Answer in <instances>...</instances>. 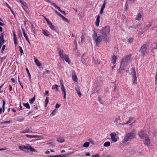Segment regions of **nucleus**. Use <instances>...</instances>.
<instances>
[{"label":"nucleus","mask_w":157,"mask_h":157,"mask_svg":"<svg viewBox=\"0 0 157 157\" xmlns=\"http://www.w3.org/2000/svg\"><path fill=\"white\" fill-rule=\"evenodd\" d=\"M110 28L108 26L102 28L101 30H98L94 31L93 37L96 44H98L102 41L106 43L108 42L110 39Z\"/></svg>","instance_id":"nucleus-1"},{"label":"nucleus","mask_w":157,"mask_h":157,"mask_svg":"<svg viewBox=\"0 0 157 157\" xmlns=\"http://www.w3.org/2000/svg\"><path fill=\"white\" fill-rule=\"evenodd\" d=\"M130 58L131 56L130 55H127L122 58L118 73H121L122 70L128 68V65L130 61Z\"/></svg>","instance_id":"nucleus-2"},{"label":"nucleus","mask_w":157,"mask_h":157,"mask_svg":"<svg viewBox=\"0 0 157 157\" xmlns=\"http://www.w3.org/2000/svg\"><path fill=\"white\" fill-rule=\"evenodd\" d=\"M136 135L133 132H130L126 134V135L123 140L122 142L124 144H125L127 141L134 139Z\"/></svg>","instance_id":"nucleus-3"},{"label":"nucleus","mask_w":157,"mask_h":157,"mask_svg":"<svg viewBox=\"0 0 157 157\" xmlns=\"http://www.w3.org/2000/svg\"><path fill=\"white\" fill-rule=\"evenodd\" d=\"M59 54L61 58L63 59H64L69 64L70 63L71 61L69 58L68 56L65 53L63 50L59 49Z\"/></svg>","instance_id":"nucleus-4"},{"label":"nucleus","mask_w":157,"mask_h":157,"mask_svg":"<svg viewBox=\"0 0 157 157\" xmlns=\"http://www.w3.org/2000/svg\"><path fill=\"white\" fill-rule=\"evenodd\" d=\"M59 54L61 58L63 59H64L69 64L70 63L71 61L69 58L68 56L65 53L63 50L59 49Z\"/></svg>","instance_id":"nucleus-5"},{"label":"nucleus","mask_w":157,"mask_h":157,"mask_svg":"<svg viewBox=\"0 0 157 157\" xmlns=\"http://www.w3.org/2000/svg\"><path fill=\"white\" fill-rule=\"evenodd\" d=\"M148 50L147 48L145 45H143L140 48L139 52L142 55L144 56L147 53Z\"/></svg>","instance_id":"nucleus-6"},{"label":"nucleus","mask_w":157,"mask_h":157,"mask_svg":"<svg viewBox=\"0 0 157 157\" xmlns=\"http://www.w3.org/2000/svg\"><path fill=\"white\" fill-rule=\"evenodd\" d=\"M144 144L147 147L152 146L153 145L151 143V141L148 137V136L145 137L144 139Z\"/></svg>","instance_id":"nucleus-7"},{"label":"nucleus","mask_w":157,"mask_h":157,"mask_svg":"<svg viewBox=\"0 0 157 157\" xmlns=\"http://www.w3.org/2000/svg\"><path fill=\"white\" fill-rule=\"evenodd\" d=\"M138 135L141 139H144L145 137L147 136H148L144 132V131L140 130L138 132Z\"/></svg>","instance_id":"nucleus-8"},{"label":"nucleus","mask_w":157,"mask_h":157,"mask_svg":"<svg viewBox=\"0 0 157 157\" xmlns=\"http://www.w3.org/2000/svg\"><path fill=\"white\" fill-rule=\"evenodd\" d=\"M111 141L113 142H116L117 141V139L116 138L117 134L114 132H112L110 134V135Z\"/></svg>","instance_id":"nucleus-9"},{"label":"nucleus","mask_w":157,"mask_h":157,"mask_svg":"<svg viewBox=\"0 0 157 157\" xmlns=\"http://www.w3.org/2000/svg\"><path fill=\"white\" fill-rule=\"evenodd\" d=\"M132 73L133 74V84L135 85L137 84V77L136 74V72L135 71V69H134V71L132 72Z\"/></svg>","instance_id":"nucleus-10"},{"label":"nucleus","mask_w":157,"mask_h":157,"mask_svg":"<svg viewBox=\"0 0 157 157\" xmlns=\"http://www.w3.org/2000/svg\"><path fill=\"white\" fill-rule=\"evenodd\" d=\"M136 122V120L135 119H134L132 118H130L129 119V120L127 121L125 123H124L123 125H124L126 124H128L129 123H131V124H130L131 125H133V124Z\"/></svg>","instance_id":"nucleus-11"},{"label":"nucleus","mask_w":157,"mask_h":157,"mask_svg":"<svg viewBox=\"0 0 157 157\" xmlns=\"http://www.w3.org/2000/svg\"><path fill=\"white\" fill-rule=\"evenodd\" d=\"M117 59V57L114 55L112 56L110 59L111 63L113 64H115Z\"/></svg>","instance_id":"nucleus-12"},{"label":"nucleus","mask_w":157,"mask_h":157,"mask_svg":"<svg viewBox=\"0 0 157 157\" xmlns=\"http://www.w3.org/2000/svg\"><path fill=\"white\" fill-rule=\"evenodd\" d=\"M4 33H2L0 34V45H2L4 44Z\"/></svg>","instance_id":"nucleus-13"},{"label":"nucleus","mask_w":157,"mask_h":157,"mask_svg":"<svg viewBox=\"0 0 157 157\" xmlns=\"http://www.w3.org/2000/svg\"><path fill=\"white\" fill-rule=\"evenodd\" d=\"M61 90L62 92V94L63 95V97L64 99H66V90L64 86L61 87Z\"/></svg>","instance_id":"nucleus-14"},{"label":"nucleus","mask_w":157,"mask_h":157,"mask_svg":"<svg viewBox=\"0 0 157 157\" xmlns=\"http://www.w3.org/2000/svg\"><path fill=\"white\" fill-rule=\"evenodd\" d=\"M13 36L14 44L15 45H17L18 44V40L17 37L16 35L14 32H13Z\"/></svg>","instance_id":"nucleus-15"},{"label":"nucleus","mask_w":157,"mask_h":157,"mask_svg":"<svg viewBox=\"0 0 157 157\" xmlns=\"http://www.w3.org/2000/svg\"><path fill=\"white\" fill-rule=\"evenodd\" d=\"M72 79L74 81L77 82L78 80L77 76L75 73V72H73L72 75Z\"/></svg>","instance_id":"nucleus-16"},{"label":"nucleus","mask_w":157,"mask_h":157,"mask_svg":"<svg viewBox=\"0 0 157 157\" xmlns=\"http://www.w3.org/2000/svg\"><path fill=\"white\" fill-rule=\"evenodd\" d=\"M57 140L59 143H64L65 141L64 138L61 136L58 137L57 138Z\"/></svg>","instance_id":"nucleus-17"},{"label":"nucleus","mask_w":157,"mask_h":157,"mask_svg":"<svg viewBox=\"0 0 157 157\" xmlns=\"http://www.w3.org/2000/svg\"><path fill=\"white\" fill-rule=\"evenodd\" d=\"M87 59V57L85 56V54L83 55L81 57V61L82 63L85 64L86 63V61Z\"/></svg>","instance_id":"nucleus-18"},{"label":"nucleus","mask_w":157,"mask_h":157,"mask_svg":"<svg viewBox=\"0 0 157 157\" xmlns=\"http://www.w3.org/2000/svg\"><path fill=\"white\" fill-rule=\"evenodd\" d=\"M142 17V13H138L137 15L136 18H135L136 20L137 21H139L140 20L141 18Z\"/></svg>","instance_id":"nucleus-19"},{"label":"nucleus","mask_w":157,"mask_h":157,"mask_svg":"<svg viewBox=\"0 0 157 157\" xmlns=\"http://www.w3.org/2000/svg\"><path fill=\"white\" fill-rule=\"evenodd\" d=\"M52 6H53L55 8H57L58 10H59L63 14H65V12L64 11H63L61 10L60 8L57 6L55 4H52Z\"/></svg>","instance_id":"nucleus-20"},{"label":"nucleus","mask_w":157,"mask_h":157,"mask_svg":"<svg viewBox=\"0 0 157 157\" xmlns=\"http://www.w3.org/2000/svg\"><path fill=\"white\" fill-rule=\"evenodd\" d=\"M21 29H22V31L23 32V35L24 36V37H25V38L26 39V40H28V38L27 36V34L26 33L25 29H24V28H21Z\"/></svg>","instance_id":"nucleus-21"},{"label":"nucleus","mask_w":157,"mask_h":157,"mask_svg":"<svg viewBox=\"0 0 157 157\" xmlns=\"http://www.w3.org/2000/svg\"><path fill=\"white\" fill-rule=\"evenodd\" d=\"M100 22V16L98 15L97 16L96 20L95 22V24L97 26H98Z\"/></svg>","instance_id":"nucleus-22"},{"label":"nucleus","mask_w":157,"mask_h":157,"mask_svg":"<svg viewBox=\"0 0 157 157\" xmlns=\"http://www.w3.org/2000/svg\"><path fill=\"white\" fill-rule=\"evenodd\" d=\"M35 62L36 65L38 67H40L41 65V64L39 61L36 58H35Z\"/></svg>","instance_id":"nucleus-23"},{"label":"nucleus","mask_w":157,"mask_h":157,"mask_svg":"<svg viewBox=\"0 0 157 157\" xmlns=\"http://www.w3.org/2000/svg\"><path fill=\"white\" fill-rule=\"evenodd\" d=\"M48 25L49 26L50 28L51 29H52V30H56L55 27L52 25V23L51 22L50 23H49V24H48Z\"/></svg>","instance_id":"nucleus-24"},{"label":"nucleus","mask_w":157,"mask_h":157,"mask_svg":"<svg viewBox=\"0 0 157 157\" xmlns=\"http://www.w3.org/2000/svg\"><path fill=\"white\" fill-rule=\"evenodd\" d=\"M42 33L46 36H49V32L47 30H43Z\"/></svg>","instance_id":"nucleus-25"},{"label":"nucleus","mask_w":157,"mask_h":157,"mask_svg":"<svg viewBox=\"0 0 157 157\" xmlns=\"http://www.w3.org/2000/svg\"><path fill=\"white\" fill-rule=\"evenodd\" d=\"M110 143L109 141L106 142H105L103 146L104 147H108L110 146Z\"/></svg>","instance_id":"nucleus-26"},{"label":"nucleus","mask_w":157,"mask_h":157,"mask_svg":"<svg viewBox=\"0 0 157 157\" xmlns=\"http://www.w3.org/2000/svg\"><path fill=\"white\" fill-rule=\"evenodd\" d=\"M29 132V130L28 128H26L25 130L20 131V133H24L28 132Z\"/></svg>","instance_id":"nucleus-27"},{"label":"nucleus","mask_w":157,"mask_h":157,"mask_svg":"<svg viewBox=\"0 0 157 157\" xmlns=\"http://www.w3.org/2000/svg\"><path fill=\"white\" fill-rule=\"evenodd\" d=\"M24 106L26 108L28 109H30V107L29 104L28 103H24L23 104Z\"/></svg>","instance_id":"nucleus-28"},{"label":"nucleus","mask_w":157,"mask_h":157,"mask_svg":"<svg viewBox=\"0 0 157 157\" xmlns=\"http://www.w3.org/2000/svg\"><path fill=\"white\" fill-rule=\"evenodd\" d=\"M76 90L79 96H81L82 94L80 92V90L78 88H76Z\"/></svg>","instance_id":"nucleus-29"},{"label":"nucleus","mask_w":157,"mask_h":157,"mask_svg":"<svg viewBox=\"0 0 157 157\" xmlns=\"http://www.w3.org/2000/svg\"><path fill=\"white\" fill-rule=\"evenodd\" d=\"M19 148L21 150L25 151L24 150L25 149V146H19Z\"/></svg>","instance_id":"nucleus-30"},{"label":"nucleus","mask_w":157,"mask_h":157,"mask_svg":"<svg viewBox=\"0 0 157 157\" xmlns=\"http://www.w3.org/2000/svg\"><path fill=\"white\" fill-rule=\"evenodd\" d=\"M28 150H30L32 151H34L35 152H37L36 150L32 148V147L30 145L29 147Z\"/></svg>","instance_id":"nucleus-31"},{"label":"nucleus","mask_w":157,"mask_h":157,"mask_svg":"<svg viewBox=\"0 0 157 157\" xmlns=\"http://www.w3.org/2000/svg\"><path fill=\"white\" fill-rule=\"evenodd\" d=\"M28 150H30L32 151H34L35 152H37L36 150L32 148V147L30 145L29 147Z\"/></svg>","instance_id":"nucleus-32"},{"label":"nucleus","mask_w":157,"mask_h":157,"mask_svg":"<svg viewBox=\"0 0 157 157\" xmlns=\"http://www.w3.org/2000/svg\"><path fill=\"white\" fill-rule=\"evenodd\" d=\"M89 143L88 142H85L83 145V147H87L89 146Z\"/></svg>","instance_id":"nucleus-33"},{"label":"nucleus","mask_w":157,"mask_h":157,"mask_svg":"<svg viewBox=\"0 0 157 157\" xmlns=\"http://www.w3.org/2000/svg\"><path fill=\"white\" fill-rule=\"evenodd\" d=\"M3 104H2V108L3 109V112H4L5 108V106L6 104V102L4 100H3L2 101Z\"/></svg>","instance_id":"nucleus-34"},{"label":"nucleus","mask_w":157,"mask_h":157,"mask_svg":"<svg viewBox=\"0 0 157 157\" xmlns=\"http://www.w3.org/2000/svg\"><path fill=\"white\" fill-rule=\"evenodd\" d=\"M26 137H29V138H35V135H26Z\"/></svg>","instance_id":"nucleus-35"},{"label":"nucleus","mask_w":157,"mask_h":157,"mask_svg":"<svg viewBox=\"0 0 157 157\" xmlns=\"http://www.w3.org/2000/svg\"><path fill=\"white\" fill-rule=\"evenodd\" d=\"M30 23L31 25L30 27L31 28V30L32 32H34V31L35 29L34 27H33V25L31 22Z\"/></svg>","instance_id":"nucleus-36"},{"label":"nucleus","mask_w":157,"mask_h":157,"mask_svg":"<svg viewBox=\"0 0 157 157\" xmlns=\"http://www.w3.org/2000/svg\"><path fill=\"white\" fill-rule=\"evenodd\" d=\"M35 97H34L29 100V103L31 104H32L35 101Z\"/></svg>","instance_id":"nucleus-37"},{"label":"nucleus","mask_w":157,"mask_h":157,"mask_svg":"<svg viewBox=\"0 0 157 157\" xmlns=\"http://www.w3.org/2000/svg\"><path fill=\"white\" fill-rule=\"evenodd\" d=\"M52 89H56L57 91H58V85L56 84H55L52 86Z\"/></svg>","instance_id":"nucleus-38"},{"label":"nucleus","mask_w":157,"mask_h":157,"mask_svg":"<svg viewBox=\"0 0 157 157\" xmlns=\"http://www.w3.org/2000/svg\"><path fill=\"white\" fill-rule=\"evenodd\" d=\"M49 102V98L48 97H46V99L45 101V106H47V105L48 104Z\"/></svg>","instance_id":"nucleus-39"},{"label":"nucleus","mask_w":157,"mask_h":157,"mask_svg":"<svg viewBox=\"0 0 157 157\" xmlns=\"http://www.w3.org/2000/svg\"><path fill=\"white\" fill-rule=\"evenodd\" d=\"M19 51L20 53L21 54V55H22L23 53V51L22 49V48L20 46H19Z\"/></svg>","instance_id":"nucleus-40"},{"label":"nucleus","mask_w":157,"mask_h":157,"mask_svg":"<svg viewBox=\"0 0 157 157\" xmlns=\"http://www.w3.org/2000/svg\"><path fill=\"white\" fill-rule=\"evenodd\" d=\"M81 42L79 43H83L84 41V37L83 35H82L81 36Z\"/></svg>","instance_id":"nucleus-41"},{"label":"nucleus","mask_w":157,"mask_h":157,"mask_svg":"<svg viewBox=\"0 0 157 157\" xmlns=\"http://www.w3.org/2000/svg\"><path fill=\"white\" fill-rule=\"evenodd\" d=\"M120 117H118L116 118L115 120L114 121V123H118V121L120 120Z\"/></svg>","instance_id":"nucleus-42"},{"label":"nucleus","mask_w":157,"mask_h":157,"mask_svg":"<svg viewBox=\"0 0 157 157\" xmlns=\"http://www.w3.org/2000/svg\"><path fill=\"white\" fill-rule=\"evenodd\" d=\"M60 84L61 87L64 86V83L63 82V81L62 79L60 80Z\"/></svg>","instance_id":"nucleus-43"},{"label":"nucleus","mask_w":157,"mask_h":157,"mask_svg":"<svg viewBox=\"0 0 157 157\" xmlns=\"http://www.w3.org/2000/svg\"><path fill=\"white\" fill-rule=\"evenodd\" d=\"M50 72V71L48 70H47L45 71H44L43 72V74L44 75H45L46 74H48Z\"/></svg>","instance_id":"nucleus-44"},{"label":"nucleus","mask_w":157,"mask_h":157,"mask_svg":"<svg viewBox=\"0 0 157 157\" xmlns=\"http://www.w3.org/2000/svg\"><path fill=\"white\" fill-rule=\"evenodd\" d=\"M91 157H100V155L98 154H96L94 155H92Z\"/></svg>","instance_id":"nucleus-45"},{"label":"nucleus","mask_w":157,"mask_h":157,"mask_svg":"<svg viewBox=\"0 0 157 157\" xmlns=\"http://www.w3.org/2000/svg\"><path fill=\"white\" fill-rule=\"evenodd\" d=\"M57 111L56 109H54L51 113V114L53 116L55 115Z\"/></svg>","instance_id":"nucleus-46"},{"label":"nucleus","mask_w":157,"mask_h":157,"mask_svg":"<svg viewBox=\"0 0 157 157\" xmlns=\"http://www.w3.org/2000/svg\"><path fill=\"white\" fill-rule=\"evenodd\" d=\"M62 19H63V20L66 22H68V20L64 16H63L62 17Z\"/></svg>","instance_id":"nucleus-47"},{"label":"nucleus","mask_w":157,"mask_h":157,"mask_svg":"<svg viewBox=\"0 0 157 157\" xmlns=\"http://www.w3.org/2000/svg\"><path fill=\"white\" fill-rule=\"evenodd\" d=\"M5 47H6V46H5V45H4L3 46V47H2V49H1V52H3L4 51V50H5Z\"/></svg>","instance_id":"nucleus-48"},{"label":"nucleus","mask_w":157,"mask_h":157,"mask_svg":"<svg viewBox=\"0 0 157 157\" xmlns=\"http://www.w3.org/2000/svg\"><path fill=\"white\" fill-rule=\"evenodd\" d=\"M12 121H4V124H10L11 122Z\"/></svg>","instance_id":"nucleus-49"},{"label":"nucleus","mask_w":157,"mask_h":157,"mask_svg":"<svg viewBox=\"0 0 157 157\" xmlns=\"http://www.w3.org/2000/svg\"><path fill=\"white\" fill-rule=\"evenodd\" d=\"M30 145L29 144H26L25 145V149H27V150H28L29 147L30 146Z\"/></svg>","instance_id":"nucleus-50"},{"label":"nucleus","mask_w":157,"mask_h":157,"mask_svg":"<svg viewBox=\"0 0 157 157\" xmlns=\"http://www.w3.org/2000/svg\"><path fill=\"white\" fill-rule=\"evenodd\" d=\"M61 155H55V156L49 155V156H48V157H61Z\"/></svg>","instance_id":"nucleus-51"},{"label":"nucleus","mask_w":157,"mask_h":157,"mask_svg":"<svg viewBox=\"0 0 157 157\" xmlns=\"http://www.w3.org/2000/svg\"><path fill=\"white\" fill-rule=\"evenodd\" d=\"M18 35L20 38V40H21V37H22V34H21V32L19 33Z\"/></svg>","instance_id":"nucleus-52"},{"label":"nucleus","mask_w":157,"mask_h":157,"mask_svg":"<svg viewBox=\"0 0 157 157\" xmlns=\"http://www.w3.org/2000/svg\"><path fill=\"white\" fill-rule=\"evenodd\" d=\"M46 2H49V3H50L51 4L52 6V4H55L54 3H53L52 2H51L50 0H45Z\"/></svg>","instance_id":"nucleus-53"},{"label":"nucleus","mask_w":157,"mask_h":157,"mask_svg":"<svg viewBox=\"0 0 157 157\" xmlns=\"http://www.w3.org/2000/svg\"><path fill=\"white\" fill-rule=\"evenodd\" d=\"M45 19L48 25L49 24V23H50L51 22L49 21L48 19L47 18H45Z\"/></svg>","instance_id":"nucleus-54"},{"label":"nucleus","mask_w":157,"mask_h":157,"mask_svg":"<svg viewBox=\"0 0 157 157\" xmlns=\"http://www.w3.org/2000/svg\"><path fill=\"white\" fill-rule=\"evenodd\" d=\"M17 109L18 110H20L22 109V106H21V104L20 105L19 107Z\"/></svg>","instance_id":"nucleus-55"},{"label":"nucleus","mask_w":157,"mask_h":157,"mask_svg":"<svg viewBox=\"0 0 157 157\" xmlns=\"http://www.w3.org/2000/svg\"><path fill=\"white\" fill-rule=\"evenodd\" d=\"M128 41L130 43H132L133 42V40L132 38H130L128 39Z\"/></svg>","instance_id":"nucleus-56"},{"label":"nucleus","mask_w":157,"mask_h":157,"mask_svg":"<svg viewBox=\"0 0 157 157\" xmlns=\"http://www.w3.org/2000/svg\"><path fill=\"white\" fill-rule=\"evenodd\" d=\"M105 4L104 3L102 6L101 8L104 9L105 7Z\"/></svg>","instance_id":"nucleus-57"},{"label":"nucleus","mask_w":157,"mask_h":157,"mask_svg":"<svg viewBox=\"0 0 157 157\" xmlns=\"http://www.w3.org/2000/svg\"><path fill=\"white\" fill-rule=\"evenodd\" d=\"M104 9L101 8V10L100 12V13L101 14H102L103 13Z\"/></svg>","instance_id":"nucleus-58"},{"label":"nucleus","mask_w":157,"mask_h":157,"mask_svg":"<svg viewBox=\"0 0 157 157\" xmlns=\"http://www.w3.org/2000/svg\"><path fill=\"white\" fill-rule=\"evenodd\" d=\"M9 89L10 91L12 90V86L10 85H9Z\"/></svg>","instance_id":"nucleus-59"},{"label":"nucleus","mask_w":157,"mask_h":157,"mask_svg":"<svg viewBox=\"0 0 157 157\" xmlns=\"http://www.w3.org/2000/svg\"><path fill=\"white\" fill-rule=\"evenodd\" d=\"M49 92L48 90H46L44 94V95H47L48 94Z\"/></svg>","instance_id":"nucleus-60"},{"label":"nucleus","mask_w":157,"mask_h":157,"mask_svg":"<svg viewBox=\"0 0 157 157\" xmlns=\"http://www.w3.org/2000/svg\"><path fill=\"white\" fill-rule=\"evenodd\" d=\"M89 140V141L90 142V143L92 144H93L94 143V141H93V140H92V139H90Z\"/></svg>","instance_id":"nucleus-61"},{"label":"nucleus","mask_w":157,"mask_h":157,"mask_svg":"<svg viewBox=\"0 0 157 157\" xmlns=\"http://www.w3.org/2000/svg\"><path fill=\"white\" fill-rule=\"evenodd\" d=\"M25 7H26L27 6V4L26 3L24 2H23L22 3H21Z\"/></svg>","instance_id":"nucleus-62"},{"label":"nucleus","mask_w":157,"mask_h":157,"mask_svg":"<svg viewBox=\"0 0 157 157\" xmlns=\"http://www.w3.org/2000/svg\"><path fill=\"white\" fill-rule=\"evenodd\" d=\"M60 107L59 105L56 104V108H58Z\"/></svg>","instance_id":"nucleus-63"},{"label":"nucleus","mask_w":157,"mask_h":157,"mask_svg":"<svg viewBox=\"0 0 157 157\" xmlns=\"http://www.w3.org/2000/svg\"><path fill=\"white\" fill-rule=\"evenodd\" d=\"M26 70L27 72L28 75H29V74H30V73H29V71L28 70V69L27 68H26Z\"/></svg>","instance_id":"nucleus-64"}]
</instances>
